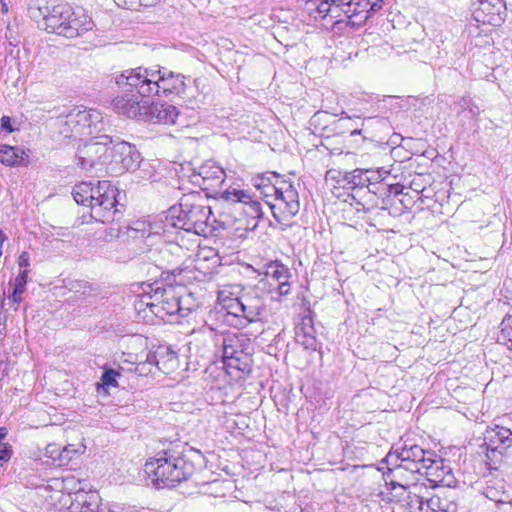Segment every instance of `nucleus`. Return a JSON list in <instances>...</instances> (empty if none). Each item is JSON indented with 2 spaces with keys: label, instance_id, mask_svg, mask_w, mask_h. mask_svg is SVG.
<instances>
[{
  "label": "nucleus",
  "instance_id": "obj_38",
  "mask_svg": "<svg viewBox=\"0 0 512 512\" xmlns=\"http://www.w3.org/2000/svg\"><path fill=\"white\" fill-rule=\"evenodd\" d=\"M367 140V137L362 134V130H350L348 135L345 137V142L350 148H359Z\"/></svg>",
  "mask_w": 512,
  "mask_h": 512
},
{
  "label": "nucleus",
  "instance_id": "obj_2",
  "mask_svg": "<svg viewBox=\"0 0 512 512\" xmlns=\"http://www.w3.org/2000/svg\"><path fill=\"white\" fill-rule=\"evenodd\" d=\"M144 471L158 488L175 487L192 476L195 466L188 459L184 446L175 444L147 460Z\"/></svg>",
  "mask_w": 512,
  "mask_h": 512
},
{
  "label": "nucleus",
  "instance_id": "obj_17",
  "mask_svg": "<svg viewBox=\"0 0 512 512\" xmlns=\"http://www.w3.org/2000/svg\"><path fill=\"white\" fill-rule=\"evenodd\" d=\"M120 88V86L118 85ZM126 93L123 95L116 96L112 101L113 110L127 118H136L142 116L144 109H146L147 101H143L140 98H144L139 95L136 89L130 90L127 87H121Z\"/></svg>",
  "mask_w": 512,
  "mask_h": 512
},
{
  "label": "nucleus",
  "instance_id": "obj_41",
  "mask_svg": "<svg viewBox=\"0 0 512 512\" xmlns=\"http://www.w3.org/2000/svg\"><path fill=\"white\" fill-rule=\"evenodd\" d=\"M228 368L236 369L241 372H249L250 371V365H249V358L248 354L245 352V358L239 357V361L233 362L232 360H225L224 363Z\"/></svg>",
  "mask_w": 512,
  "mask_h": 512
},
{
  "label": "nucleus",
  "instance_id": "obj_34",
  "mask_svg": "<svg viewBox=\"0 0 512 512\" xmlns=\"http://www.w3.org/2000/svg\"><path fill=\"white\" fill-rule=\"evenodd\" d=\"M391 495L394 500L400 503H404L403 498H406L407 494H412L414 492L413 487L407 485L406 482L398 481L396 479H391Z\"/></svg>",
  "mask_w": 512,
  "mask_h": 512
},
{
  "label": "nucleus",
  "instance_id": "obj_47",
  "mask_svg": "<svg viewBox=\"0 0 512 512\" xmlns=\"http://www.w3.org/2000/svg\"><path fill=\"white\" fill-rule=\"evenodd\" d=\"M26 282H27V271H23L17 276V278L15 280L14 288H20V290L24 291Z\"/></svg>",
  "mask_w": 512,
  "mask_h": 512
},
{
  "label": "nucleus",
  "instance_id": "obj_8",
  "mask_svg": "<svg viewBox=\"0 0 512 512\" xmlns=\"http://www.w3.org/2000/svg\"><path fill=\"white\" fill-rule=\"evenodd\" d=\"M331 18H339L341 13L349 18L352 25H362L373 13L382 8L383 0H330Z\"/></svg>",
  "mask_w": 512,
  "mask_h": 512
},
{
  "label": "nucleus",
  "instance_id": "obj_11",
  "mask_svg": "<svg viewBox=\"0 0 512 512\" xmlns=\"http://www.w3.org/2000/svg\"><path fill=\"white\" fill-rule=\"evenodd\" d=\"M430 457H434V451L425 450L417 444L404 441L401 446L387 454L385 461L386 463L401 461L408 465V470L422 472Z\"/></svg>",
  "mask_w": 512,
  "mask_h": 512
},
{
  "label": "nucleus",
  "instance_id": "obj_13",
  "mask_svg": "<svg viewBox=\"0 0 512 512\" xmlns=\"http://www.w3.org/2000/svg\"><path fill=\"white\" fill-rule=\"evenodd\" d=\"M512 445V431L505 427L496 426L485 433L487 464L490 468L501 462L504 452Z\"/></svg>",
  "mask_w": 512,
  "mask_h": 512
},
{
  "label": "nucleus",
  "instance_id": "obj_5",
  "mask_svg": "<svg viewBox=\"0 0 512 512\" xmlns=\"http://www.w3.org/2000/svg\"><path fill=\"white\" fill-rule=\"evenodd\" d=\"M225 310L223 321L230 327L243 329L252 323H262L266 312L264 296L255 287L243 289L236 297L220 294Z\"/></svg>",
  "mask_w": 512,
  "mask_h": 512
},
{
  "label": "nucleus",
  "instance_id": "obj_57",
  "mask_svg": "<svg viewBox=\"0 0 512 512\" xmlns=\"http://www.w3.org/2000/svg\"><path fill=\"white\" fill-rule=\"evenodd\" d=\"M161 358H162V357L157 358V360H156V365L159 367V369H162V368L160 367V364H161Z\"/></svg>",
  "mask_w": 512,
  "mask_h": 512
},
{
  "label": "nucleus",
  "instance_id": "obj_54",
  "mask_svg": "<svg viewBox=\"0 0 512 512\" xmlns=\"http://www.w3.org/2000/svg\"><path fill=\"white\" fill-rule=\"evenodd\" d=\"M185 142L187 144H193V143L198 142V139L197 138H192V137H187V138H185Z\"/></svg>",
  "mask_w": 512,
  "mask_h": 512
},
{
  "label": "nucleus",
  "instance_id": "obj_53",
  "mask_svg": "<svg viewBox=\"0 0 512 512\" xmlns=\"http://www.w3.org/2000/svg\"><path fill=\"white\" fill-rule=\"evenodd\" d=\"M427 505L428 499L424 500V505H421L422 507L419 508V512H431L430 508H428Z\"/></svg>",
  "mask_w": 512,
  "mask_h": 512
},
{
  "label": "nucleus",
  "instance_id": "obj_29",
  "mask_svg": "<svg viewBox=\"0 0 512 512\" xmlns=\"http://www.w3.org/2000/svg\"><path fill=\"white\" fill-rule=\"evenodd\" d=\"M384 108L390 107L391 109H408L411 107H417L418 104H423L424 100H420L413 96H407L400 98L396 96H385L380 100Z\"/></svg>",
  "mask_w": 512,
  "mask_h": 512
},
{
  "label": "nucleus",
  "instance_id": "obj_33",
  "mask_svg": "<svg viewBox=\"0 0 512 512\" xmlns=\"http://www.w3.org/2000/svg\"><path fill=\"white\" fill-rule=\"evenodd\" d=\"M365 179H366V185H367V191L368 194L373 193L375 194V191L373 190V187L376 184H379L384 180V178L387 175V171L384 168H378V169H364Z\"/></svg>",
  "mask_w": 512,
  "mask_h": 512
},
{
  "label": "nucleus",
  "instance_id": "obj_36",
  "mask_svg": "<svg viewBox=\"0 0 512 512\" xmlns=\"http://www.w3.org/2000/svg\"><path fill=\"white\" fill-rule=\"evenodd\" d=\"M282 177L275 172H268L265 174H260L252 178V185L260 190L262 188H266L269 184H272L276 181V179H281Z\"/></svg>",
  "mask_w": 512,
  "mask_h": 512
},
{
  "label": "nucleus",
  "instance_id": "obj_50",
  "mask_svg": "<svg viewBox=\"0 0 512 512\" xmlns=\"http://www.w3.org/2000/svg\"><path fill=\"white\" fill-rule=\"evenodd\" d=\"M24 291L20 290V288H13V293H12V300L14 303H20L21 302V295L23 294Z\"/></svg>",
  "mask_w": 512,
  "mask_h": 512
},
{
  "label": "nucleus",
  "instance_id": "obj_58",
  "mask_svg": "<svg viewBox=\"0 0 512 512\" xmlns=\"http://www.w3.org/2000/svg\"><path fill=\"white\" fill-rule=\"evenodd\" d=\"M131 230L138 231V230H139V228H137V227H132V228H131Z\"/></svg>",
  "mask_w": 512,
  "mask_h": 512
},
{
  "label": "nucleus",
  "instance_id": "obj_6",
  "mask_svg": "<svg viewBox=\"0 0 512 512\" xmlns=\"http://www.w3.org/2000/svg\"><path fill=\"white\" fill-rule=\"evenodd\" d=\"M266 198L273 217L280 224H287L300 209L299 195L291 181L276 179L266 188L258 190Z\"/></svg>",
  "mask_w": 512,
  "mask_h": 512
},
{
  "label": "nucleus",
  "instance_id": "obj_35",
  "mask_svg": "<svg viewBox=\"0 0 512 512\" xmlns=\"http://www.w3.org/2000/svg\"><path fill=\"white\" fill-rule=\"evenodd\" d=\"M84 452V446L80 445L79 448H76L75 445L69 444L60 451L58 455V460L60 465H67L72 459L79 456Z\"/></svg>",
  "mask_w": 512,
  "mask_h": 512
},
{
  "label": "nucleus",
  "instance_id": "obj_9",
  "mask_svg": "<svg viewBox=\"0 0 512 512\" xmlns=\"http://www.w3.org/2000/svg\"><path fill=\"white\" fill-rule=\"evenodd\" d=\"M154 316L165 319L166 316L180 315L187 316L193 307H184L183 303L191 298V294L180 295L174 287H161L154 283Z\"/></svg>",
  "mask_w": 512,
  "mask_h": 512
},
{
  "label": "nucleus",
  "instance_id": "obj_43",
  "mask_svg": "<svg viewBox=\"0 0 512 512\" xmlns=\"http://www.w3.org/2000/svg\"><path fill=\"white\" fill-rule=\"evenodd\" d=\"M71 290L75 294H79L82 297H87L92 295L93 289L86 281H76L72 284Z\"/></svg>",
  "mask_w": 512,
  "mask_h": 512
},
{
  "label": "nucleus",
  "instance_id": "obj_28",
  "mask_svg": "<svg viewBox=\"0 0 512 512\" xmlns=\"http://www.w3.org/2000/svg\"><path fill=\"white\" fill-rule=\"evenodd\" d=\"M26 153L14 146L0 144V162L5 166H20L24 163Z\"/></svg>",
  "mask_w": 512,
  "mask_h": 512
},
{
  "label": "nucleus",
  "instance_id": "obj_49",
  "mask_svg": "<svg viewBox=\"0 0 512 512\" xmlns=\"http://www.w3.org/2000/svg\"><path fill=\"white\" fill-rule=\"evenodd\" d=\"M19 266L20 267H28L29 266V254L27 252H22L19 256Z\"/></svg>",
  "mask_w": 512,
  "mask_h": 512
},
{
  "label": "nucleus",
  "instance_id": "obj_32",
  "mask_svg": "<svg viewBox=\"0 0 512 512\" xmlns=\"http://www.w3.org/2000/svg\"><path fill=\"white\" fill-rule=\"evenodd\" d=\"M497 341L512 350V316H507L502 320Z\"/></svg>",
  "mask_w": 512,
  "mask_h": 512
},
{
  "label": "nucleus",
  "instance_id": "obj_40",
  "mask_svg": "<svg viewBox=\"0 0 512 512\" xmlns=\"http://www.w3.org/2000/svg\"><path fill=\"white\" fill-rule=\"evenodd\" d=\"M120 372L112 369L105 368L101 376V384L105 388L117 387V378L120 376Z\"/></svg>",
  "mask_w": 512,
  "mask_h": 512
},
{
  "label": "nucleus",
  "instance_id": "obj_12",
  "mask_svg": "<svg viewBox=\"0 0 512 512\" xmlns=\"http://www.w3.org/2000/svg\"><path fill=\"white\" fill-rule=\"evenodd\" d=\"M190 182L201 190L217 192L225 181L224 169L215 161L207 160L199 167L189 168Z\"/></svg>",
  "mask_w": 512,
  "mask_h": 512
},
{
  "label": "nucleus",
  "instance_id": "obj_27",
  "mask_svg": "<svg viewBox=\"0 0 512 512\" xmlns=\"http://www.w3.org/2000/svg\"><path fill=\"white\" fill-rule=\"evenodd\" d=\"M158 252L161 258V264H166L167 266L178 264L185 255L183 247L176 242L164 243V245L158 249Z\"/></svg>",
  "mask_w": 512,
  "mask_h": 512
},
{
  "label": "nucleus",
  "instance_id": "obj_4",
  "mask_svg": "<svg viewBox=\"0 0 512 512\" xmlns=\"http://www.w3.org/2000/svg\"><path fill=\"white\" fill-rule=\"evenodd\" d=\"M211 215V208L200 203L199 196L186 195L181 198L178 205L167 210L164 223L165 227L181 229L207 237L214 230Z\"/></svg>",
  "mask_w": 512,
  "mask_h": 512
},
{
  "label": "nucleus",
  "instance_id": "obj_18",
  "mask_svg": "<svg viewBox=\"0 0 512 512\" xmlns=\"http://www.w3.org/2000/svg\"><path fill=\"white\" fill-rule=\"evenodd\" d=\"M266 276L269 279L270 286L277 291L280 296H286L291 291L292 277L290 269L279 261L270 262L267 266Z\"/></svg>",
  "mask_w": 512,
  "mask_h": 512
},
{
  "label": "nucleus",
  "instance_id": "obj_31",
  "mask_svg": "<svg viewBox=\"0 0 512 512\" xmlns=\"http://www.w3.org/2000/svg\"><path fill=\"white\" fill-rule=\"evenodd\" d=\"M428 508L431 512H456L457 505L447 498H441L439 496H433L428 499Z\"/></svg>",
  "mask_w": 512,
  "mask_h": 512
},
{
  "label": "nucleus",
  "instance_id": "obj_44",
  "mask_svg": "<svg viewBox=\"0 0 512 512\" xmlns=\"http://www.w3.org/2000/svg\"><path fill=\"white\" fill-rule=\"evenodd\" d=\"M310 2L316 5V10L320 17L326 18L331 13L332 2L330 0H310Z\"/></svg>",
  "mask_w": 512,
  "mask_h": 512
},
{
  "label": "nucleus",
  "instance_id": "obj_16",
  "mask_svg": "<svg viewBox=\"0 0 512 512\" xmlns=\"http://www.w3.org/2000/svg\"><path fill=\"white\" fill-rule=\"evenodd\" d=\"M104 118L96 109L74 107L68 113H62L57 125H64L68 128H93L103 124Z\"/></svg>",
  "mask_w": 512,
  "mask_h": 512
},
{
  "label": "nucleus",
  "instance_id": "obj_52",
  "mask_svg": "<svg viewBox=\"0 0 512 512\" xmlns=\"http://www.w3.org/2000/svg\"><path fill=\"white\" fill-rule=\"evenodd\" d=\"M8 430L6 427H0V444H3V440L6 438Z\"/></svg>",
  "mask_w": 512,
  "mask_h": 512
},
{
  "label": "nucleus",
  "instance_id": "obj_59",
  "mask_svg": "<svg viewBox=\"0 0 512 512\" xmlns=\"http://www.w3.org/2000/svg\"><path fill=\"white\" fill-rule=\"evenodd\" d=\"M119 234H120V229H117L116 237H119Z\"/></svg>",
  "mask_w": 512,
  "mask_h": 512
},
{
  "label": "nucleus",
  "instance_id": "obj_46",
  "mask_svg": "<svg viewBox=\"0 0 512 512\" xmlns=\"http://www.w3.org/2000/svg\"><path fill=\"white\" fill-rule=\"evenodd\" d=\"M86 496L87 495L84 494V493H77L76 494V499H81L82 506L78 510V506H76L74 503H72V505L70 507L72 512H93L92 509H90V504H88L87 501L84 499V498H86Z\"/></svg>",
  "mask_w": 512,
  "mask_h": 512
},
{
  "label": "nucleus",
  "instance_id": "obj_7",
  "mask_svg": "<svg viewBox=\"0 0 512 512\" xmlns=\"http://www.w3.org/2000/svg\"><path fill=\"white\" fill-rule=\"evenodd\" d=\"M27 12L40 29L60 36H63L61 30L66 27V21L74 15V10L69 4H49L48 0H30Z\"/></svg>",
  "mask_w": 512,
  "mask_h": 512
},
{
  "label": "nucleus",
  "instance_id": "obj_15",
  "mask_svg": "<svg viewBox=\"0 0 512 512\" xmlns=\"http://www.w3.org/2000/svg\"><path fill=\"white\" fill-rule=\"evenodd\" d=\"M473 18L482 24L500 26L506 18V5L503 0H476L473 3Z\"/></svg>",
  "mask_w": 512,
  "mask_h": 512
},
{
  "label": "nucleus",
  "instance_id": "obj_39",
  "mask_svg": "<svg viewBox=\"0 0 512 512\" xmlns=\"http://www.w3.org/2000/svg\"><path fill=\"white\" fill-rule=\"evenodd\" d=\"M159 266L164 269L161 273V279L166 282L167 287H173L172 284L175 281V277L180 275L183 272V269L180 266H176L171 269H169L167 265L160 264Z\"/></svg>",
  "mask_w": 512,
  "mask_h": 512
},
{
  "label": "nucleus",
  "instance_id": "obj_19",
  "mask_svg": "<svg viewBox=\"0 0 512 512\" xmlns=\"http://www.w3.org/2000/svg\"><path fill=\"white\" fill-rule=\"evenodd\" d=\"M250 339L243 333H227L222 339L223 362L225 360L239 361V357L245 358V350Z\"/></svg>",
  "mask_w": 512,
  "mask_h": 512
},
{
  "label": "nucleus",
  "instance_id": "obj_56",
  "mask_svg": "<svg viewBox=\"0 0 512 512\" xmlns=\"http://www.w3.org/2000/svg\"><path fill=\"white\" fill-rule=\"evenodd\" d=\"M191 300H192V297H191L188 301L184 302V303H183L184 307H192V306L190 305V301H191Z\"/></svg>",
  "mask_w": 512,
  "mask_h": 512
},
{
  "label": "nucleus",
  "instance_id": "obj_30",
  "mask_svg": "<svg viewBox=\"0 0 512 512\" xmlns=\"http://www.w3.org/2000/svg\"><path fill=\"white\" fill-rule=\"evenodd\" d=\"M154 284H149L148 287L150 288V291H144L141 295H138L134 302L135 310L140 313H146L147 310L151 312V314L154 315V307L156 304V301L154 300ZM144 317H147V314L144 315Z\"/></svg>",
  "mask_w": 512,
  "mask_h": 512
},
{
  "label": "nucleus",
  "instance_id": "obj_23",
  "mask_svg": "<svg viewBox=\"0 0 512 512\" xmlns=\"http://www.w3.org/2000/svg\"><path fill=\"white\" fill-rule=\"evenodd\" d=\"M65 26L66 27L61 30L63 32V37L76 38L91 31L95 25L91 17L83 11H74V15L66 21Z\"/></svg>",
  "mask_w": 512,
  "mask_h": 512
},
{
  "label": "nucleus",
  "instance_id": "obj_60",
  "mask_svg": "<svg viewBox=\"0 0 512 512\" xmlns=\"http://www.w3.org/2000/svg\"><path fill=\"white\" fill-rule=\"evenodd\" d=\"M3 467V465H0V468Z\"/></svg>",
  "mask_w": 512,
  "mask_h": 512
},
{
  "label": "nucleus",
  "instance_id": "obj_55",
  "mask_svg": "<svg viewBox=\"0 0 512 512\" xmlns=\"http://www.w3.org/2000/svg\"><path fill=\"white\" fill-rule=\"evenodd\" d=\"M356 97L358 100H361V101H368L366 98H365V94L363 93H356Z\"/></svg>",
  "mask_w": 512,
  "mask_h": 512
},
{
  "label": "nucleus",
  "instance_id": "obj_42",
  "mask_svg": "<svg viewBox=\"0 0 512 512\" xmlns=\"http://www.w3.org/2000/svg\"><path fill=\"white\" fill-rule=\"evenodd\" d=\"M345 170L331 168L326 171V181H333L340 188H343L342 180H344Z\"/></svg>",
  "mask_w": 512,
  "mask_h": 512
},
{
  "label": "nucleus",
  "instance_id": "obj_21",
  "mask_svg": "<svg viewBox=\"0 0 512 512\" xmlns=\"http://www.w3.org/2000/svg\"><path fill=\"white\" fill-rule=\"evenodd\" d=\"M222 198L228 202L243 204L245 206L244 212L252 218L263 217L261 203L253 199L252 196L244 190H226L223 192Z\"/></svg>",
  "mask_w": 512,
  "mask_h": 512
},
{
  "label": "nucleus",
  "instance_id": "obj_37",
  "mask_svg": "<svg viewBox=\"0 0 512 512\" xmlns=\"http://www.w3.org/2000/svg\"><path fill=\"white\" fill-rule=\"evenodd\" d=\"M116 5L121 8L137 10L139 7H150L155 5L158 0H114Z\"/></svg>",
  "mask_w": 512,
  "mask_h": 512
},
{
  "label": "nucleus",
  "instance_id": "obj_14",
  "mask_svg": "<svg viewBox=\"0 0 512 512\" xmlns=\"http://www.w3.org/2000/svg\"><path fill=\"white\" fill-rule=\"evenodd\" d=\"M109 164L112 169L119 172L135 171L141 162V154L136 147L126 141H119L111 145Z\"/></svg>",
  "mask_w": 512,
  "mask_h": 512
},
{
  "label": "nucleus",
  "instance_id": "obj_45",
  "mask_svg": "<svg viewBox=\"0 0 512 512\" xmlns=\"http://www.w3.org/2000/svg\"><path fill=\"white\" fill-rule=\"evenodd\" d=\"M12 456V447L8 443L0 444V465H4Z\"/></svg>",
  "mask_w": 512,
  "mask_h": 512
},
{
  "label": "nucleus",
  "instance_id": "obj_26",
  "mask_svg": "<svg viewBox=\"0 0 512 512\" xmlns=\"http://www.w3.org/2000/svg\"><path fill=\"white\" fill-rule=\"evenodd\" d=\"M388 464L393 466L391 468H388L389 474L392 476L391 479L406 482L407 485L413 487V490H417L418 488H420L417 485V481L418 474H422V472H412L408 470V465L401 461Z\"/></svg>",
  "mask_w": 512,
  "mask_h": 512
},
{
  "label": "nucleus",
  "instance_id": "obj_1",
  "mask_svg": "<svg viewBox=\"0 0 512 512\" xmlns=\"http://www.w3.org/2000/svg\"><path fill=\"white\" fill-rule=\"evenodd\" d=\"M185 76L171 71L144 67L126 70L116 77V84L136 89L143 97L179 95L185 90Z\"/></svg>",
  "mask_w": 512,
  "mask_h": 512
},
{
  "label": "nucleus",
  "instance_id": "obj_51",
  "mask_svg": "<svg viewBox=\"0 0 512 512\" xmlns=\"http://www.w3.org/2000/svg\"><path fill=\"white\" fill-rule=\"evenodd\" d=\"M0 128H12L11 119L9 116H3L1 118V127Z\"/></svg>",
  "mask_w": 512,
  "mask_h": 512
},
{
  "label": "nucleus",
  "instance_id": "obj_22",
  "mask_svg": "<svg viewBox=\"0 0 512 512\" xmlns=\"http://www.w3.org/2000/svg\"><path fill=\"white\" fill-rule=\"evenodd\" d=\"M363 168H355L353 170H345L343 189L351 191L354 200L362 199L368 195L366 179Z\"/></svg>",
  "mask_w": 512,
  "mask_h": 512
},
{
  "label": "nucleus",
  "instance_id": "obj_20",
  "mask_svg": "<svg viewBox=\"0 0 512 512\" xmlns=\"http://www.w3.org/2000/svg\"><path fill=\"white\" fill-rule=\"evenodd\" d=\"M179 116L177 108L170 104L155 103L152 105L146 104L142 117L152 124L159 125H173L176 118Z\"/></svg>",
  "mask_w": 512,
  "mask_h": 512
},
{
  "label": "nucleus",
  "instance_id": "obj_48",
  "mask_svg": "<svg viewBox=\"0 0 512 512\" xmlns=\"http://www.w3.org/2000/svg\"><path fill=\"white\" fill-rule=\"evenodd\" d=\"M166 354L168 357L167 362L170 364V367L173 368L177 362V354H176V352L171 351L169 349H166Z\"/></svg>",
  "mask_w": 512,
  "mask_h": 512
},
{
  "label": "nucleus",
  "instance_id": "obj_3",
  "mask_svg": "<svg viewBox=\"0 0 512 512\" xmlns=\"http://www.w3.org/2000/svg\"><path fill=\"white\" fill-rule=\"evenodd\" d=\"M119 194V190L108 180L98 181L97 185L81 182L72 191L74 200L80 205L89 206L91 217L101 223L113 222L120 212Z\"/></svg>",
  "mask_w": 512,
  "mask_h": 512
},
{
  "label": "nucleus",
  "instance_id": "obj_24",
  "mask_svg": "<svg viewBox=\"0 0 512 512\" xmlns=\"http://www.w3.org/2000/svg\"><path fill=\"white\" fill-rule=\"evenodd\" d=\"M297 342L305 349L317 350L318 341L311 315L302 317L301 322L295 328Z\"/></svg>",
  "mask_w": 512,
  "mask_h": 512
},
{
  "label": "nucleus",
  "instance_id": "obj_10",
  "mask_svg": "<svg viewBox=\"0 0 512 512\" xmlns=\"http://www.w3.org/2000/svg\"><path fill=\"white\" fill-rule=\"evenodd\" d=\"M112 144L113 140L108 135L102 134L91 137L78 146L77 164L86 171L93 169L98 162L105 164L110 157Z\"/></svg>",
  "mask_w": 512,
  "mask_h": 512
},
{
  "label": "nucleus",
  "instance_id": "obj_25",
  "mask_svg": "<svg viewBox=\"0 0 512 512\" xmlns=\"http://www.w3.org/2000/svg\"><path fill=\"white\" fill-rule=\"evenodd\" d=\"M451 467L445 459L434 452V457H430L425 465L422 474H425L434 482H443L447 475L451 474Z\"/></svg>",
  "mask_w": 512,
  "mask_h": 512
}]
</instances>
